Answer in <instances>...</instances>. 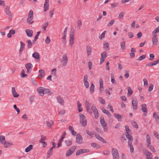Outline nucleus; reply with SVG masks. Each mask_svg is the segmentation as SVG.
<instances>
[{
	"mask_svg": "<svg viewBox=\"0 0 159 159\" xmlns=\"http://www.w3.org/2000/svg\"><path fill=\"white\" fill-rule=\"evenodd\" d=\"M1 143L4 145V148H7L9 147L10 145H12L13 144L11 143H9L5 140V137L3 135H1Z\"/></svg>",
	"mask_w": 159,
	"mask_h": 159,
	"instance_id": "f257e3e1",
	"label": "nucleus"
},
{
	"mask_svg": "<svg viewBox=\"0 0 159 159\" xmlns=\"http://www.w3.org/2000/svg\"><path fill=\"white\" fill-rule=\"evenodd\" d=\"M111 153L113 156V159H119V156L117 150L115 148L111 149Z\"/></svg>",
	"mask_w": 159,
	"mask_h": 159,
	"instance_id": "f03ea898",
	"label": "nucleus"
},
{
	"mask_svg": "<svg viewBox=\"0 0 159 159\" xmlns=\"http://www.w3.org/2000/svg\"><path fill=\"white\" fill-rule=\"evenodd\" d=\"M10 9V6H6L5 11L8 16L9 19L11 20L12 19V14Z\"/></svg>",
	"mask_w": 159,
	"mask_h": 159,
	"instance_id": "7ed1b4c3",
	"label": "nucleus"
},
{
	"mask_svg": "<svg viewBox=\"0 0 159 159\" xmlns=\"http://www.w3.org/2000/svg\"><path fill=\"white\" fill-rule=\"evenodd\" d=\"M76 148V146H74L71 147L70 149L67 151L66 153V156L67 157H68L73 154Z\"/></svg>",
	"mask_w": 159,
	"mask_h": 159,
	"instance_id": "20e7f679",
	"label": "nucleus"
},
{
	"mask_svg": "<svg viewBox=\"0 0 159 159\" xmlns=\"http://www.w3.org/2000/svg\"><path fill=\"white\" fill-rule=\"evenodd\" d=\"M143 151L144 154L147 156L146 159H153L150 152L145 149H143Z\"/></svg>",
	"mask_w": 159,
	"mask_h": 159,
	"instance_id": "39448f33",
	"label": "nucleus"
},
{
	"mask_svg": "<svg viewBox=\"0 0 159 159\" xmlns=\"http://www.w3.org/2000/svg\"><path fill=\"white\" fill-rule=\"evenodd\" d=\"M132 104L133 110L134 111L136 110L137 109L138 102L136 98H134L132 99Z\"/></svg>",
	"mask_w": 159,
	"mask_h": 159,
	"instance_id": "423d86ee",
	"label": "nucleus"
},
{
	"mask_svg": "<svg viewBox=\"0 0 159 159\" xmlns=\"http://www.w3.org/2000/svg\"><path fill=\"white\" fill-rule=\"evenodd\" d=\"M62 59L61 62L62 66H66L67 65L68 61L66 54H64L63 55Z\"/></svg>",
	"mask_w": 159,
	"mask_h": 159,
	"instance_id": "0eeeda50",
	"label": "nucleus"
},
{
	"mask_svg": "<svg viewBox=\"0 0 159 159\" xmlns=\"http://www.w3.org/2000/svg\"><path fill=\"white\" fill-rule=\"evenodd\" d=\"M83 139L81 135L80 134H77L76 138V142L78 144L82 143Z\"/></svg>",
	"mask_w": 159,
	"mask_h": 159,
	"instance_id": "6e6552de",
	"label": "nucleus"
},
{
	"mask_svg": "<svg viewBox=\"0 0 159 159\" xmlns=\"http://www.w3.org/2000/svg\"><path fill=\"white\" fill-rule=\"evenodd\" d=\"M89 151V149H82L78 150L76 153V156H78L80 154H82L84 153L88 152Z\"/></svg>",
	"mask_w": 159,
	"mask_h": 159,
	"instance_id": "1a4fd4ad",
	"label": "nucleus"
},
{
	"mask_svg": "<svg viewBox=\"0 0 159 159\" xmlns=\"http://www.w3.org/2000/svg\"><path fill=\"white\" fill-rule=\"evenodd\" d=\"M92 111L93 112L95 118L96 119L98 118L99 116V113L97 109L95 107L93 106L92 107Z\"/></svg>",
	"mask_w": 159,
	"mask_h": 159,
	"instance_id": "9d476101",
	"label": "nucleus"
},
{
	"mask_svg": "<svg viewBox=\"0 0 159 159\" xmlns=\"http://www.w3.org/2000/svg\"><path fill=\"white\" fill-rule=\"evenodd\" d=\"M101 56L102 57L100 59V64H101L104 61L107 57V54L106 52H104L101 53Z\"/></svg>",
	"mask_w": 159,
	"mask_h": 159,
	"instance_id": "9b49d317",
	"label": "nucleus"
},
{
	"mask_svg": "<svg viewBox=\"0 0 159 159\" xmlns=\"http://www.w3.org/2000/svg\"><path fill=\"white\" fill-rule=\"evenodd\" d=\"M142 107L141 110L143 112L144 115H146L147 114L148 111L146 108V105L145 104H143L141 105Z\"/></svg>",
	"mask_w": 159,
	"mask_h": 159,
	"instance_id": "f8f14e48",
	"label": "nucleus"
},
{
	"mask_svg": "<svg viewBox=\"0 0 159 159\" xmlns=\"http://www.w3.org/2000/svg\"><path fill=\"white\" fill-rule=\"evenodd\" d=\"M157 34L153 35V36L152 38V42L153 44L154 45H157L158 40L157 38Z\"/></svg>",
	"mask_w": 159,
	"mask_h": 159,
	"instance_id": "ddd939ff",
	"label": "nucleus"
},
{
	"mask_svg": "<svg viewBox=\"0 0 159 159\" xmlns=\"http://www.w3.org/2000/svg\"><path fill=\"white\" fill-rule=\"evenodd\" d=\"M49 0H45L44 4V11H46L48 10L49 8Z\"/></svg>",
	"mask_w": 159,
	"mask_h": 159,
	"instance_id": "4468645a",
	"label": "nucleus"
},
{
	"mask_svg": "<svg viewBox=\"0 0 159 159\" xmlns=\"http://www.w3.org/2000/svg\"><path fill=\"white\" fill-rule=\"evenodd\" d=\"M11 93L12 95L15 98H17L19 96V94L16 92L15 89L14 87H12L11 88Z\"/></svg>",
	"mask_w": 159,
	"mask_h": 159,
	"instance_id": "2eb2a0df",
	"label": "nucleus"
},
{
	"mask_svg": "<svg viewBox=\"0 0 159 159\" xmlns=\"http://www.w3.org/2000/svg\"><path fill=\"white\" fill-rule=\"evenodd\" d=\"M95 136L97 139H98L99 141L102 142L103 143H106V142L104 140V139L102 137L100 136L98 134H95Z\"/></svg>",
	"mask_w": 159,
	"mask_h": 159,
	"instance_id": "dca6fc26",
	"label": "nucleus"
},
{
	"mask_svg": "<svg viewBox=\"0 0 159 159\" xmlns=\"http://www.w3.org/2000/svg\"><path fill=\"white\" fill-rule=\"evenodd\" d=\"M40 56L39 54L37 52H34L32 54V57L37 60H40Z\"/></svg>",
	"mask_w": 159,
	"mask_h": 159,
	"instance_id": "f3484780",
	"label": "nucleus"
},
{
	"mask_svg": "<svg viewBox=\"0 0 159 159\" xmlns=\"http://www.w3.org/2000/svg\"><path fill=\"white\" fill-rule=\"evenodd\" d=\"M159 63V61L158 60H157L156 61H154L152 63H150L149 64H147L146 65V66H153L155 65L156 64H158Z\"/></svg>",
	"mask_w": 159,
	"mask_h": 159,
	"instance_id": "a211bd4d",
	"label": "nucleus"
},
{
	"mask_svg": "<svg viewBox=\"0 0 159 159\" xmlns=\"http://www.w3.org/2000/svg\"><path fill=\"white\" fill-rule=\"evenodd\" d=\"M57 100L58 102L61 105H64V102L63 99L60 96H59L57 98Z\"/></svg>",
	"mask_w": 159,
	"mask_h": 159,
	"instance_id": "6ab92c4d",
	"label": "nucleus"
},
{
	"mask_svg": "<svg viewBox=\"0 0 159 159\" xmlns=\"http://www.w3.org/2000/svg\"><path fill=\"white\" fill-rule=\"evenodd\" d=\"M146 142L147 143V146L151 144L150 138L149 134H147L146 136Z\"/></svg>",
	"mask_w": 159,
	"mask_h": 159,
	"instance_id": "aec40b11",
	"label": "nucleus"
},
{
	"mask_svg": "<svg viewBox=\"0 0 159 159\" xmlns=\"http://www.w3.org/2000/svg\"><path fill=\"white\" fill-rule=\"evenodd\" d=\"M26 32L28 36L31 37L33 36V31L32 30L27 29L26 30Z\"/></svg>",
	"mask_w": 159,
	"mask_h": 159,
	"instance_id": "412c9836",
	"label": "nucleus"
},
{
	"mask_svg": "<svg viewBox=\"0 0 159 159\" xmlns=\"http://www.w3.org/2000/svg\"><path fill=\"white\" fill-rule=\"evenodd\" d=\"M39 77L40 79H41L44 75L45 71L43 70H40L39 71Z\"/></svg>",
	"mask_w": 159,
	"mask_h": 159,
	"instance_id": "4be33fe9",
	"label": "nucleus"
},
{
	"mask_svg": "<svg viewBox=\"0 0 159 159\" xmlns=\"http://www.w3.org/2000/svg\"><path fill=\"white\" fill-rule=\"evenodd\" d=\"M20 48L19 50V52L20 53V54H21V52H22L24 50L25 46V44L24 43H23L22 42H20Z\"/></svg>",
	"mask_w": 159,
	"mask_h": 159,
	"instance_id": "5701e85b",
	"label": "nucleus"
},
{
	"mask_svg": "<svg viewBox=\"0 0 159 159\" xmlns=\"http://www.w3.org/2000/svg\"><path fill=\"white\" fill-rule=\"evenodd\" d=\"M44 88L41 87H39L37 89V91L39 93L44 94Z\"/></svg>",
	"mask_w": 159,
	"mask_h": 159,
	"instance_id": "b1692460",
	"label": "nucleus"
},
{
	"mask_svg": "<svg viewBox=\"0 0 159 159\" xmlns=\"http://www.w3.org/2000/svg\"><path fill=\"white\" fill-rule=\"evenodd\" d=\"M91 51L92 49L90 46L89 45H87L86 47V51L87 52L88 56H89L90 54Z\"/></svg>",
	"mask_w": 159,
	"mask_h": 159,
	"instance_id": "393cba45",
	"label": "nucleus"
},
{
	"mask_svg": "<svg viewBox=\"0 0 159 159\" xmlns=\"http://www.w3.org/2000/svg\"><path fill=\"white\" fill-rule=\"evenodd\" d=\"M25 67L27 69L32 70L33 67V65L31 63H29L25 64Z\"/></svg>",
	"mask_w": 159,
	"mask_h": 159,
	"instance_id": "a878e982",
	"label": "nucleus"
},
{
	"mask_svg": "<svg viewBox=\"0 0 159 159\" xmlns=\"http://www.w3.org/2000/svg\"><path fill=\"white\" fill-rule=\"evenodd\" d=\"M77 104L78 109V110L79 112H80L82 111L83 110L82 109L81 107V104L79 102V101H78L77 102Z\"/></svg>",
	"mask_w": 159,
	"mask_h": 159,
	"instance_id": "bb28decb",
	"label": "nucleus"
},
{
	"mask_svg": "<svg viewBox=\"0 0 159 159\" xmlns=\"http://www.w3.org/2000/svg\"><path fill=\"white\" fill-rule=\"evenodd\" d=\"M48 93L50 95L52 94V93L50 92V91L48 89H46L44 88V94Z\"/></svg>",
	"mask_w": 159,
	"mask_h": 159,
	"instance_id": "cd10ccee",
	"label": "nucleus"
},
{
	"mask_svg": "<svg viewBox=\"0 0 159 159\" xmlns=\"http://www.w3.org/2000/svg\"><path fill=\"white\" fill-rule=\"evenodd\" d=\"M26 43H28L27 46L28 48H31L32 47V43L30 40H28L26 41Z\"/></svg>",
	"mask_w": 159,
	"mask_h": 159,
	"instance_id": "c85d7f7f",
	"label": "nucleus"
},
{
	"mask_svg": "<svg viewBox=\"0 0 159 159\" xmlns=\"http://www.w3.org/2000/svg\"><path fill=\"white\" fill-rule=\"evenodd\" d=\"M33 149V145H30L28 147L26 148L25 149V152H29L31 149Z\"/></svg>",
	"mask_w": 159,
	"mask_h": 159,
	"instance_id": "c756f323",
	"label": "nucleus"
},
{
	"mask_svg": "<svg viewBox=\"0 0 159 159\" xmlns=\"http://www.w3.org/2000/svg\"><path fill=\"white\" fill-rule=\"evenodd\" d=\"M95 86L93 84H91V87L90 88L89 90L91 93H93L94 91Z\"/></svg>",
	"mask_w": 159,
	"mask_h": 159,
	"instance_id": "7c9ffc66",
	"label": "nucleus"
},
{
	"mask_svg": "<svg viewBox=\"0 0 159 159\" xmlns=\"http://www.w3.org/2000/svg\"><path fill=\"white\" fill-rule=\"evenodd\" d=\"M47 139V138L45 136L43 135H41V139H40V140L39 141V142L40 143H42L44 142V141H45L46 139Z\"/></svg>",
	"mask_w": 159,
	"mask_h": 159,
	"instance_id": "2f4dec72",
	"label": "nucleus"
},
{
	"mask_svg": "<svg viewBox=\"0 0 159 159\" xmlns=\"http://www.w3.org/2000/svg\"><path fill=\"white\" fill-rule=\"evenodd\" d=\"M102 111L103 113L106 114L108 116H111V114L108 110H106L105 109H102Z\"/></svg>",
	"mask_w": 159,
	"mask_h": 159,
	"instance_id": "473e14b6",
	"label": "nucleus"
},
{
	"mask_svg": "<svg viewBox=\"0 0 159 159\" xmlns=\"http://www.w3.org/2000/svg\"><path fill=\"white\" fill-rule=\"evenodd\" d=\"M46 124L47 126L48 127H51V125H53L54 124V121L52 120H51V122L48 121H47L46 122Z\"/></svg>",
	"mask_w": 159,
	"mask_h": 159,
	"instance_id": "72a5a7b5",
	"label": "nucleus"
},
{
	"mask_svg": "<svg viewBox=\"0 0 159 159\" xmlns=\"http://www.w3.org/2000/svg\"><path fill=\"white\" fill-rule=\"evenodd\" d=\"M53 149V148L51 147L49 148L47 153V156H49L48 157H49L50 155H52Z\"/></svg>",
	"mask_w": 159,
	"mask_h": 159,
	"instance_id": "f704fd0d",
	"label": "nucleus"
},
{
	"mask_svg": "<svg viewBox=\"0 0 159 159\" xmlns=\"http://www.w3.org/2000/svg\"><path fill=\"white\" fill-rule=\"evenodd\" d=\"M33 19V18L28 17L27 19V22L30 24H32L34 23L33 21H31Z\"/></svg>",
	"mask_w": 159,
	"mask_h": 159,
	"instance_id": "c9c22d12",
	"label": "nucleus"
},
{
	"mask_svg": "<svg viewBox=\"0 0 159 159\" xmlns=\"http://www.w3.org/2000/svg\"><path fill=\"white\" fill-rule=\"evenodd\" d=\"M128 91L127 95L128 96H129L132 94L133 91L130 87L128 88Z\"/></svg>",
	"mask_w": 159,
	"mask_h": 159,
	"instance_id": "e433bc0d",
	"label": "nucleus"
},
{
	"mask_svg": "<svg viewBox=\"0 0 159 159\" xmlns=\"http://www.w3.org/2000/svg\"><path fill=\"white\" fill-rule=\"evenodd\" d=\"M80 122L81 124L84 126H85L87 124V120H80Z\"/></svg>",
	"mask_w": 159,
	"mask_h": 159,
	"instance_id": "4c0bfd02",
	"label": "nucleus"
},
{
	"mask_svg": "<svg viewBox=\"0 0 159 159\" xmlns=\"http://www.w3.org/2000/svg\"><path fill=\"white\" fill-rule=\"evenodd\" d=\"M65 143L67 146H70L72 144V142L70 140H66Z\"/></svg>",
	"mask_w": 159,
	"mask_h": 159,
	"instance_id": "58836bf2",
	"label": "nucleus"
},
{
	"mask_svg": "<svg viewBox=\"0 0 159 159\" xmlns=\"http://www.w3.org/2000/svg\"><path fill=\"white\" fill-rule=\"evenodd\" d=\"M28 17L33 18V11L32 10H30L29 13Z\"/></svg>",
	"mask_w": 159,
	"mask_h": 159,
	"instance_id": "ea45409f",
	"label": "nucleus"
},
{
	"mask_svg": "<svg viewBox=\"0 0 159 159\" xmlns=\"http://www.w3.org/2000/svg\"><path fill=\"white\" fill-rule=\"evenodd\" d=\"M119 3L118 2H114L111 4V7L113 8L116 7L118 6Z\"/></svg>",
	"mask_w": 159,
	"mask_h": 159,
	"instance_id": "a19ab883",
	"label": "nucleus"
},
{
	"mask_svg": "<svg viewBox=\"0 0 159 159\" xmlns=\"http://www.w3.org/2000/svg\"><path fill=\"white\" fill-rule=\"evenodd\" d=\"M150 149V150L152 151L153 152H155V150L154 148L152 145H151V144L147 146Z\"/></svg>",
	"mask_w": 159,
	"mask_h": 159,
	"instance_id": "79ce46f5",
	"label": "nucleus"
},
{
	"mask_svg": "<svg viewBox=\"0 0 159 159\" xmlns=\"http://www.w3.org/2000/svg\"><path fill=\"white\" fill-rule=\"evenodd\" d=\"M91 146L94 148H99L100 146L95 143H92L91 144Z\"/></svg>",
	"mask_w": 159,
	"mask_h": 159,
	"instance_id": "37998d69",
	"label": "nucleus"
},
{
	"mask_svg": "<svg viewBox=\"0 0 159 159\" xmlns=\"http://www.w3.org/2000/svg\"><path fill=\"white\" fill-rule=\"evenodd\" d=\"M85 104L86 108H89L92 107L91 104L87 101H85Z\"/></svg>",
	"mask_w": 159,
	"mask_h": 159,
	"instance_id": "c03bdc74",
	"label": "nucleus"
},
{
	"mask_svg": "<svg viewBox=\"0 0 159 159\" xmlns=\"http://www.w3.org/2000/svg\"><path fill=\"white\" fill-rule=\"evenodd\" d=\"M129 71H125V73L124 74V77L126 79L128 78L129 77Z\"/></svg>",
	"mask_w": 159,
	"mask_h": 159,
	"instance_id": "a18cd8bd",
	"label": "nucleus"
},
{
	"mask_svg": "<svg viewBox=\"0 0 159 159\" xmlns=\"http://www.w3.org/2000/svg\"><path fill=\"white\" fill-rule=\"evenodd\" d=\"M131 124L133 127L136 128H138V125L135 122L133 121L131 122Z\"/></svg>",
	"mask_w": 159,
	"mask_h": 159,
	"instance_id": "49530a36",
	"label": "nucleus"
},
{
	"mask_svg": "<svg viewBox=\"0 0 159 159\" xmlns=\"http://www.w3.org/2000/svg\"><path fill=\"white\" fill-rule=\"evenodd\" d=\"M125 136L128 139H129V138H132V136L130 135L129 134L128 132H125Z\"/></svg>",
	"mask_w": 159,
	"mask_h": 159,
	"instance_id": "de8ad7c7",
	"label": "nucleus"
},
{
	"mask_svg": "<svg viewBox=\"0 0 159 159\" xmlns=\"http://www.w3.org/2000/svg\"><path fill=\"white\" fill-rule=\"evenodd\" d=\"M120 140L121 142L123 143H125V141L126 140V139L125 137L124 136H122L120 138Z\"/></svg>",
	"mask_w": 159,
	"mask_h": 159,
	"instance_id": "09e8293b",
	"label": "nucleus"
},
{
	"mask_svg": "<svg viewBox=\"0 0 159 159\" xmlns=\"http://www.w3.org/2000/svg\"><path fill=\"white\" fill-rule=\"evenodd\" d=\"M146 57V55H143L140 57L138 59H137L138 60L141 61L144 59Z\"/></svg>",
	"mask_w": 159,
	"mask_h": 159,
	"instance_id": "8fccbe9b",
	"label": "nucleus"
},
{
	"mask_svg": "<svg viewBox=\"0 0 159 159\" xmlns=\"http://www.w3.org/2000/svg\"><path fill=\"white\" fill-rule=\"evenodd\" d=\"M125 41H122L120 45L122 49H124L125 48Z\"/></svg>",
	"mask_w": 159,
	"mask_h": 159,
	"instance_id": "3c124183",
	"label": "nucleus"
},
{
	"mask_svg": "<svg viewBox=\"0 0 159 159\" xmlns=\"http://www.w3.org/2000/svg\"><path fill=\"white\" fill-rule=\"evenodd\" d=\"M45 43L48 44H49L51 42V40L48 36H47L46 39L45 40Z\"/></svg>",
	"mask_w": 159,
	"mask_h": 159,
	"instance_id": "603ef678",
	"label": "nucleus"
},
{
	"mask_svg": "<svg viewBox=\"0 0 159 159\" xmlns=\"http://www.w3.org/2000/svg\"><path fill=\"white\" fill-rule=\"evenodd\" d=\"M27 75L25 73V71L23 69L21 72V76L22 77H26Z\"/></svg>",
	"mask_w": 159,
	"mask_h": 159,
	"instance_id": "864d4df0",
	"label": "nucleus"
},
{
	"mask_svg": "<svg viewBox=\"0 0 159 159\" xmlns=\"http://www.w3.org/2000/svg\"><path fill=\"white\" fill-rule=\"evenodd\" d=\"M153 85L152 84H150L148 89V91L149 92L153 90Z\"/></svg>",
	"mask_w": 159,
	"mask_h": 159,
	"instance_id": "5fc2aeb1",
	"label": "nucleus"
},
{
	"mask_svg": "<svg viewBox=\"0 0 159 159\" xmlns=\"http://www.w3.org/2000/svg\"><path fill=\"white\" fill-rule=\"evenodd\" d=\"M133 141V137L128 139V145L129 146L132 145V143Z\"/></svg>",
	"mask_w": 159,
	"mask_h": 159,
	"instance_id": "6e6d98bb",
	"label": "nucleus"
},
{
	"mask_svg": "<svg viewBox=\"0 0 159 159\" xmlns=\"http://www.w3.org/2000/svg\"><path fill=\"white\" fill-rule=\"evenodd\" d=\"M114 116L116 118L118 119H121L122 118L121 116L116 113L114 114Z\"/></svg>",
	"mask_w": 159,
	"mask_h": 159,
	"instance_id": "4d7b16f0",
	"label": "nucleus"
},
{
	"mask_svg": "<svg viewBox=\"0 0 159 159\" xmlns=\"http://www.w3.org/2000/svg\"><path fill=\"white\" fill-rule=\"evenodd\" d=\"M14 108L17 111L18 114H19L20 112V110L19 109H18L16 106V105L15 104L13 106Z\"/></svg>",
	"mask_w": 159,
	"mask_h": 159,
	"instance_id": "13d9d810",
	"label": "nucleus"
},
{
	"mask_svg": "<svg viewBox=\"0 0 159 159\" xmlns=\"http://www.w3.org/2000/svg\"><path fill=\"white\" fill-rule=\"evenodd\" d=\"M150 58L149 60L152 61L154 59L155 56L153 54H150L149 55Z\"/></svg>",
	"mask_w": 159,
	"mask_h": 159,
	"instance_id": "bf43d9fd",
	"label": "nucleus"
},
{
	"mask_svg": "<svg viewBox=\"0 0 159 159\" xmlns=\"http://www.w3.org/2000/svg\"><path fill=\"white\" fill-rule=\"evenodd\" d=\"M101 123L103 127H105L106 126V124L104 121V120H100Z\"/></svg>",
	"mask_w": 159,
	"mask_h": 159,
	"instance_id": "052dcab7",
	"label": "nucleus"
},
{
	"mask_svg": "<svg viewBox=\"0 0 159 159\" xmlns=\"http://www.w3.org/2000/svg\"><path fill=\"white\" fill-rule=\"evenodd\" d=\"M70 44H71V46L74 43V38H70Z\"/></svg>",
	"mask_w": 159,
	"mask_h": 159,
	"instance_id": "680f3d73",
	"label": "nucleus"
},
{
	"mask_svg": "<svg viewBox=\"0 0 159 159\" xmlns=\"http://www.w3.org/2000/svg\"><path fill=\"white\" fill-rule=\"evenodd\" d=\"M153 133L154 135H155V137L157 139H159V135L158 134L157 132L155 131H154Z\"/></svg>",
	"mask_w": 159,
	"mask_h": 159,
	"instance_id": "e2e57ef3",
	"label": "nucleus"
},
{
	"mask_svg": "<svg viewBox=\"0 0 159 159\" xmlns=\"http://www.w3.org/2000/svg\"><path fill=\"white\" fill-rule=\"evenodd\" d=\"M124 13L123 12L120 13L118 17L120 19H122L123 18Z\"/></svg>",
	"mask_w": 159,
	"mask_h": 159,
	"instance_id": "0e129e2a",
	"label": "nucleus"
},
{
	"mask_svg": "<svg viewBox=\"0 0 159 159\" xmlns=\"http://www.w3.org/2000/svg\"><path fill=\"white\" fill-rule=\"evenodd\" d=\"M78 27L79 29H80V26L82 25V23L80 20H78L77 22Z\"/></svg>",
	"mask_w": 159,
	"mask_h": 159,
	"instance_id": "69168bd1",
	"label": "nucleus"
},
{
	"mask_svg": "<svg viewBox=\"0 0 159 159\" xmlns=\"http://www.w3.org/2000/svg\"><path fill=\"white\" fill-rule=\"evenodd\" d=\"M153 117L154 119H159V116L157 115V114L155 112H154L153 113Z\"/></svg>",
	"mask_w": 159,
	"mask_h": 159,
	"instance_id": "338daca9",
	"label": "nucleus"
},
{
	"mask_svg": "<svg viewBox=\"0 0 159 159\" xmlns=\"http://www.w3.org/2000/svg\"><path fill=\"white\" fill-rule=\"evenodd\" d=\"M115 22V20H112L110 21L108 24L107 25L108 26H112Z\"/></svg>",
	"mask_w": 159,
	"mask_h": 159,
	"instance_id": "774afa93",
	"label": "nucleus"
}]
</instances>
